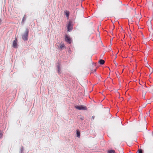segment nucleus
Listing matches in <instances>:
<instances>
[{
	"mask_svg": "<svg viewBox=\"0 0 153 153\" xmlns=\"http://www.w3.org/2000/svg\"><path fill=\"white\" fill-rule=\"evenodd\" d=\"M28 33V29H26L24 34L22 36V38L23 40L25 41L27 39Z\"/></svg>",
	"mask_w": 153,
	"mask_h": 153,
	"instance_id": "obj_1",
	"label": "nucleus"
},
{
	"mask_svg": "<svg viewBox=\"0 0 153 153\" xmlns=\"http://www.w3.org/2000/svg\"><path fill=\"white\" fill-rule=\"evenodd\" d=\"M75 107L78 110H87V109L86 106L82 105L75 106Z\"/></svg>",
	"mask_w": 153,
	"mask_h": 153,
	"instance_id": "obj_2",
	"label": "nucleus"
},
{
	"mask_svg": "<svg viewBox=\"0 0 153 153\" xmlns=\"http://www.w3.org/2000/svg\"><path fill=\"white\" fill-rule=\"evenodd\" d=\"M65 41L68 43L70 44L72 42V39L67 35H66L65 36Z\"/></svg>",
	"mask_w": 153,
	"mask_h": 153,
	"instance_id": "obj_3",
	"label": "nucleus"
},
{
	"mask_svg": "<svg viewBox=\"0 0 153 153\" xmlns=\"http://www.w3.org/2000/svg\"><path fill=\"white\" fill-rule=\"evenodd\" d=\"M73 25H72V22L70 21L68 22L67 25V29L68 31L71 30L73 29Z\"/></svg>",
	"mask_w": 153,
	"mask_h": 153,
	"instance_id": "obj_4",
	"label": "nucleus"
},
{
	"mask_svg": "<svg viewBox=\"0 0 153 153\" xmlns=\"http://www.w3.org/2000/svg\"><path fill=\"white\" fill-rule=\"evenodd\" d=\"M17 39H15V40L13 41V46L14 48H17Z\"/></svg>",
	"mask_w": 153,
	"mask_h": 153,
	"instance_id": "obj_5",
	"label": "nucleus"
},
{
	"mask_svg": "<svg viewBox=\"0 0 153 153\" xmlns=\"http://www.w3.org/2000/svg\"><path fill=\"white\" fill-rule=\"evenodd\" d=\"M64 13H65V15L68 18L69 17V11H65Z\"/></svg>",
	"mask_w": 153,
	"mask_h": 153,
	"instance_id": "obj_6",
	"label": "nucleus"
},
{
	"mask_svg": "<svg viewBox=\"0 0 153 153\" xmlns=\"http://www.w3.org/2000/svg\"><path fill=\"white\" fill-rule=\"evenodd\" d=\"M65 47V45L64 44L62 43V44H60L59 46V48L60 49H62L63 48Z\"/></svg>",
	"mask_w": 153,
	"mask_h": 153,
	"instance_id": "obj_7",
	"label": "nucleus"
},
{
	"mask_svg": "<svg viewBox=\"0 0 153 153\" xmlns=\"http://www.w3.org/2000/svg\"><path fill=\"white\" fill-rule=\"evenodd\" d=\"M108 153H115V152L114 150H108Z\"/></svg>",
	"mask_w": 153,
	"mask_h": 153,
	"instance_id": "obj_8",
	"label": "nucleus"
},
{
	"mask_svg": "<svg viewBox=\"0 0 153 153\" xmlns=\"http://www.w3.org/2000/svg\"><path fill=\"white\" fill-rule=\"evenodd\" d=\"M99 62L100 64L103 65L105 63V61L102 59H100L99 61Z\"/></svg>",
	"mask_w": 153,
	"mask_h": 153,
	"instance_id": "obj_9",
	"label": "nucleus"
},
{
	"mask_svg": "<svg viewBox=\"0 0 153 153\" xmlns=\"http://www.w3.org/2000/svg\"><path fill=\"white\" fill-rule=\"evenodd\" d=\"M77 136L78 137H79L80 136V132L77 130L76 131Z\"/></svg>",
	"mask_w": 153,
	"mask_h": 153,
	"instance_id": "obj_10",
	"label": "nucleus"
},
{
	"mask_svg": "<svg viewBox=\"0 0 153 153\" xmlns=\"http://www.w3.org/2000/svg\"><path fill=\"white\" fill-rule=\"evenodd\" d=\"M26 20V18L25 17V16H24L22 19V23L23 24L24 23V22Z\"/></svg>",
	"mask_w": 153,
	"mask_h": 153,
	"instance_id": "obj_11",
	"label": "nucleus"
},
{
	"mask_svg": "<svg viewBox=\"0 0 153 153\" xmlns=\"http://www.w3.org/2000/svg\"><path fill=\"white\" fill-rule=\"evenodd\" d=\"M57 68H58V73H59V74L60 73V69L59 66H57Z\"/></svg>",
	"mask_w": 153,
	"mask_h": 153,
	"instance_id": "obj_12",
	"label": "nucleus"
},
{
	"mask_svg": "<svg viewBox=\"0 0 153 153\" xmlns=\"http://www.w3.org/2000/svg\"><path fill=\"white\" fill-rule=\"evenodd\" d=\"M3 134V132L0 131V138H1L2 137Z\"/></svg>",
	"mask_w": 153,
	"mask_h": 153,
	"instance_id": "obj_13",
	"label": "nucleus"
},
{
	"mask_svg": "<svg viewBox=\"0 0 153 153\" xmlns=\"http://www.w3.org/2000/svg\"><path fill=\"white\" fill-rule=\"evenodd\" d=\"M137 152H138V153H143L142 150L140 149H139L138 150Z\"/></svg>",
	"mask_w": 153,
	"mask_h": 153,
	"instance_id": "obj_14",
	"label": "nucleus"
},
{
	"mask_svg": "<svg viewBox=\"0 0 153 153\" xmlns=\"http://www.w3.org/2000/svg\"><path fill=\"white\" fill-rule=\"evenodd\" d=\"M146 106V104H144V105H143V108H145Z\"/></svg>",
	"mask_w": 153,
	"mask_h": 153,
	"instance_id": "obj_15",
	"label": "nucleus"
}]
</instances>
